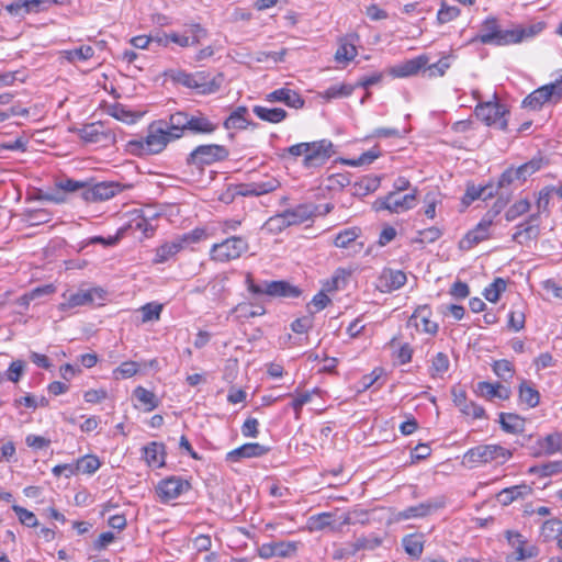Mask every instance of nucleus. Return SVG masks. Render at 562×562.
I'll use <instances>...</instances> for the list:
<instances>
[{"mask_svg": "<svg viewBox=\"0 0 562 562\" xmlns=\"http://www.w3.org/2000/svg\"><path fill=\"white\" fill-rule=\"evenodd\" d=\"M100 460L97 457L85 456L77 461L76 469L77 472L80 471L82 473L92 474L100 468Z\"/></svg>", "mask_w": 562, "mask_h": 562, "instance_id": "obj_49", "label": "nucleus"}, {"mask_svg": "<svg viewBox=\"0 0 562 562\" xmlns=\"http://www.w3.org/2000/svg\"><path fill=\"white\" fill-rule=\"evenodd\" d=\"M134 396L145 406V411L147 412L157 408L159 405V400L155 393L143 386H137L134 390Z\"/></svg>", "mask_w": 562, "mask_h": 562, "instance_id": "obj_40", "label": "nucleus"}, {"mask_svg": "<svg viewBox=\"0 0 562 562\" xmlns=\"http://www.w3.org/2000/svg\"><path fill=\"white\" fill-rule=\"evenodd\" d=\"M532 487L528 484H519L502 490L497 494V501L504 505H510L517 499H524L531 495Z\"/></svg>", "mask_w": 562, "mask_h": 562, "instance_id": "obj_25", "label": "nucleus"}, {"mask_svg": "<svg viewBox=\"0 0 562 562\" xmlns=\"http://www.w3.org/2000/svg\"><path fill=\"white\" fill-rule=\"evenodd\" d=\"M513 453L510 450L499 445H480L469 449L464 453V460L468 463H488L497 462L504 463L512 458Z\"/></svg>", "mask_w": 562, "mask_h": 562, "instance_id": "obj_7", "label": "nucleus"}, {"mask_svg": "<svg viewBox=\"0 0 562 562\" xmlns=\"http://www.w3.org/2000/svg\"><path fill=\"white\" fill-rule=\"evenodd\" d=\"M450 67L449 58L443 57L439 59L437 63H434L424 68V76L427 78L441 77L446 74L447 69Z\"/></svg>", "mask_w": 562, "mask_h": 562, "instance_id": "obj_51", "label": "nucleus"}, {"mask_svg": "<svg viewBox=\"0 0 562 562\" xmlns=\"http://www.w3.org/2000/svg\"><path fill=\"white\" fill-rule=\"evenodd\" d=\"M425 210L424 213L428 218H434L436 216V206L440 203V198L438 192H428L424 198Z\"/></svg>", "mask_w": 562, "mask_h": 562, "instance_id": "obj_62", "label": "nucleus"}, {"mask_svg": "<svg viewBox=\"0 0 562 562\" xmlns=\"http://www.w3.org/2000/svg\"><path fill=\"white\" fill-rule=\"evenodd\" d=\"M475 393L487 400L498 397L501 400H508L510 396V390L501 383L479 382L476 384Z\"/></svg>", "mask_w": 562, "mask_h": 562, "instance_id": "obj_26", "label": "nucleus"}, {"mask_svg": "<svg viewBox=\"0 0 562 562\" xmlns=\"http://www.w3.org/2000/svg\"><path fill=\"white\" fill-rule=\"evenodd\" d=\"M520 36V31L503 30L495 18H488L483 22L481 32L475 40L482 44L505 46L519 43Z\"/></svg>", "mask_w": 562, "mask_h": 562, "instance_id": "obj_2", "label": "nucleus"}, {"mask_svg": "<svg viewBox=\"0 0 562 562\" xmlns=\"http://www.w3.org/2000/svg\"><path fill=\"white\" fill-rule=\"evenodd\" d=\"M474 113L486 125L495 126L501 131H507L508 122L506 114H508V110L505 104L498 101L482 102L476 105Z\"/></svg>", "mask_w": 562, "mask_h": 562, "instance_id": "obj_8", "label": "nucleus"}, {"mask_svg": "<svg viewBox=\"0 0 562 562\" xmlns=\"http://www.w3.org/2000/svg\"><path fill=\"white\" fill-rule=\"evenodd\" d=\"M12 509L18 515L19 520H20L21 524H23V525H25L27 527H35V526H37L36 516L32 512H30L26 508L21 507L19 505H13Z\"/></svg>", "mask_w": 562, "mask_h": 562, "instance_id": "obj_61", "label": "nucleus"}, {"mask_svg": "<svg viewBox=\"0 0 562 562\" xmlns=\"http://www.w3.org/2000/svg\"><path fill=\"white\" fill-rule=\"evenodd\" d=\"M171 127L177 131L179 137L187 132L192 134H211L216 130V124L212 123L203 114L191 115L186 112H176L171 114Z\"/></svg>", "mask_w": 562, "mask_h": 562, "instance_id": "obj_3", "label": "nucleus"}, {"mask_svg": "<svg viewBox=\"0 0 562 562\" xmlns=\"http://www.w3.org/2000/svg\"><path fill=\"white\" fill-rule=\"evenodd\" d=\"M248 250V239L233 235L221 243L214 244L210 249V258L212 261L225 263L239 259Z\"/></svg>", "mask_w": 562, "mask_h": 562, "instance_id": "obj_4", "label": "nucleus"}, {"mask_svg": "<svg viewBox=\"0 0 562 562\" xmlns=\"http://www.w3.org/2000/svg\"><path fill=\"white\" fill-rule=\"evenodd\" d=\"M544 537H558L562 533V520L549 519L542 526Z\"/></svg>", "mask_w": 562, "mask_h": 562, "instance_id": "obj_64", "label": "nucleus"}, {"mask_svg": "<svg viewBox=\"0 0 562 562\" xmlns=\"http://www.w3.org/2000/svg\"><path fill=\"white\" fill-rule=\"evenodd\" d=\"M550 92L547 91V87L542 86L530 94H528L524 101L522 105L526 108H530L532 110L540 109L546 102H550Z\"/></svg>", "mask_w": 562, "mask_h": 562, "instance_id": "obj_31", "label": "nucleus"}, {"mask_svg": "<svg viewBox=\"0 0 562 562\" xmlns=\"http://www.w3.org/2000/svg\"><path fill=\"white\" fill-rule=\"evenodd\" d=\"M41 7V0H16L7 5V11L12 15H22L32 11L37 12Z\"/></svg>", "mask_w": 562, "mask_h": 562, "instance_id": "obj_34", "label": "nucleus"}, {"mask_svg": "<svg viewBox=\"0 0 562 562\" xmlns=\"http://www.w3.org/2000/svg\"><path fill=\"white\" fill-rule=\"evenodd\" d=\"M270 102H282L285 105L294 109L304 106V99L294 90L288 88L277 89L267 95Z\"/></svg>", "mask_w": 562, "mask_h": 562, "instance_id": "obj_23", "label": "nucleus"}, {"mask_svg": "<svg viewBox=\"0 0 562 562\" xmlns=\"http://www.w3.org/2000/svg\"><path fill=\"white\" fill-rule=\"evenodd\" d=\"M190 487V483L182 477L170 476L159 482L157 485V493L162 501H170L179 497Z\"/></svg>", "mask_w": 562, "mask_h": 562, "instance_id": "obj_13", "label": "nucleus"}, {"mask_svg": "<svg viewBox=\"0 0 562 562\" xmlns=\"http://www.w3.org/2000/svg\"><path fill=\"white\" fill-rule=\"evenodd\" d=\"M328 188L330 190L342 189L351 184V175L348 172L334 173L327 178Z\"/></svg>", "mask_w": 562, "mask_h": 562, "instance_id": "obj_60", "label": "nucleus"}, {"mask_svg": "<svg viewBox=\"0 0 562 562\" xmlns=\"http://www.w3.org/2000/svg\"><path fill=\"white\" fill-rule=\"evenodd\" d=\"M542 166V159H531L530 161L515 168L517 175L520 178V183L525 182L528 177L533 175L536 171L540 170Z\"/></svg>", "mask_w": 562, "mask_h": 562, "instance_id": "obj_50", "label": "nucleus"}, {"mask_svg": "<svg viewBox=\"0 0 562 562\" xmlns=\"http://www.w3.org/2000/svg\"><path fill=\"white\" fill-rule=\"evenodd\" d=\"M247 108L238 106L235 111L231 113V115L225 120L224 126L227 130L232 128H245L248 124L247 119Z\"/></svg>", "mask_w": 562, "mask_h": 562, "instance_id": "obj_41", "label": "nucleus"}, {"mask_svg": "<svg viewBox=\"0 0 562 562\" xmlns=\"http://www.w3.org/2000/svg\"><path fill=\"white\" fill-rule=\"evenodd\" d=\"M317 206L312 204H301L294 209L284 211V217L290 225L302 224L316 215Z\"/></svg>", "mask_w": 562, "mask_h": 562, "instance_id": "obj_27", "label": "nucleus"}, {"mask_svg": "<svg viewBox=\"0 0 562 562\" xmlns=\"http://www.w3.org/2000/svg\"><path fill=\"white\" fill-rule=\"evenodd\" d=\"M447 504V498L443 495L429 498L423 503L409 506L397 513V520H407L412 518H425L439 509L443 508Z\"/></svg>", "mask_w": 562, "mask_h": 562, "instance_id": "obj_10", "label": "nucleus"}, {"mask_svg": "<svg viewBox=\"0 0 562 562\" xmlns=\"http://www.w3.org/2000/svg\"><path fill=\"white\" fill-rule=\"evenodd\" d=\"M530 473L539 474L540 476H550L555 473L562 472V462H549L539 467H532L529 470Z\"/></svg>", "mask_w": 562, "mask_h": 562, "instance_id": "obj_55", "label": "nucleus"}, {"mask_svg": "<svg viewBox=\"0 0 562 562\" xmlns=\"http://www.w3.org/2000/svg\"><path fill=\"white\" fill-rule=\"evenodd\" d=\"M246 283L249 292L254 294H267L269 296L299 297L302 290L288 281H265L262 284L254 282L250 273L246 277Z\"/></svg>", "mask_w": 562, "mask_h": 562, "instance_id": "obj_5", "label": "nucleus"}, {"mask_svg": "<svg viewBox=\"0 0 562 562\" xmlns=\"http://www.w3.org/2000/svg\"><path fill=\"white\" fill-rule=\"evenodd\" d=\"M252 111L260 120L270 123H280L286 117V111L281 108L269 109L256 105Z\"/></svg>", "mask_w": 562, "mask_h": 562, "instance_id": "obj_32", "label": "nucleus"}, {"mask_svg": "<svg viewBox=\"0 0 562 562\" xmlns=\"http://www.w3.org/2000/svg\"><path fill=\"white\" fill-rule=\"evenodd\" d=\"M361 234L359 227H349L340 231L334 238V245L338 248H348Z\"/></svg>", "mask_w": 562, "mask_h": 562, "instance_id": "obj_36", "label": "nucleus"}, {"mask_svg": "<svg viewBox=\"0 0 562 562\" xmlns=\"http://www.w3.org/2000/svg\"><path fill=\"white\" fill-rule=\"evenodd\" d=\"M334 145L329 139H321L308 143L307 155L303 159L306 168L319 167L334 155Z\"/></svg>", "mask_w": 562, "mask_h": 562, "instance_id": "obj_11", "label": "nucleus"}, {"mask_svg": "<svg viewBox=\"0 0 562 562\" xmlns=\"http://www.w3.org/2000/svg\"><path fill=\"white\" fill-rule=\"evenodd\" d=\"M127 188H131V186L121 184L114 181L100 182L92 187L86 188L81 192V196L86 201H105L113 198L116 193H120Z\"/></svg>", "mask_w": 562, "mask_h": 562, "instance_id": "obj_12", "label": "nucleus"}, {"mask_svg": "<svg viewBox=\"0 0 562 562\" xmlns=\"http://www.w3.org/2000/svg\"><path fill=\"white\" fill-rule=\"evenodd\" d=\"M182 248V243L179 241V239L171 243H166L157 248L154 261L157 263L165 262L178 254Z\"/></svg>", "mask_w": 562, "mask_h": 562, "instance_id": "obj_38", "label": "nucleus"}, {"mask_svg": "<svg viewBox=\"0 0 562 562\" xmlns=\"http://www.w3.org/2000/svg\"><path fill=\"white\" fill-rule=\"evenodd\" d=\"M428 64V57L420 55L416 58L406 60L405 63L394 66L390 69V74L396 78L409 77L418 74Z\"/></svg>", "mask_w": 562, "mask_h": 562, "instance_id": "obj_20", "label": "nucleus"}, {"mask_svg": "<svg viewBox=\"0 0 562 562\" xmlns=\"http://www.w3.org/2000/svg\"><path fill=\"white\" fill-rule=\"evenodd\" d=\"M417 189L412 192L401 195L396 191L389 192L385 196L379 198L373 203L376 211L386 210L391 213H401L412 210L416 205Z\"/></svg>", "mask_w": 562, "mask_h": 562, "instance_id": "obj_9", "label": "nucleus"}, {"mask_svg": "<svg viewBox=\"0 0 562 562\" xmlns=\"http://www.w3.org/2000/svg\"><path fill=\"white\" fill-rule=\"evenodd\" d=\"M492 368L493 372L505 382L509 381L515 373L514 366L506 359L494 361Z\"/></svg>", "mask_w": 562, "mask_h": 562, "instance_id": "obj_47", "label": "nucleus"}, {"mask_svg": "<svg viewBox=\"0 0 562 562\" xmlns=\"http://www.w3.org/2000/svg\"><path fill=\"white\" fill-rule=\"evenodd\" d=\"M196 78V91L202 94H209L216 92L222 83L224 82V75L218 72L215 76H211L206 71L195 72Z\"/></svg>", "mask_w": 562, "mask_h": 562, "instance_id": "obj_22", "label": "nucleus"}, {"mask_svg": "<svg viewBox=\"0 0 562 562\" xmlns=\"http://www.w3.org/2000/svg\"><path fill=\"white\" fill-rule=\"evenodd\" d=\"M507 540L514 549L516 561H525L539 554L538 548L533 544H527V541L518 532L507 531Z\"/></svg>", "mask_w": 562, "mask_h": 562, "instance_id": "obj_15", "label": "nucleus"}, {"mask_svg": "<svg viewBox=\"0 0 562 562\" xmlns=\"http://www.w3.org/2000/svg\"><path fill=\"white\" fill-rule=\"evenodd\" d=\"M519 400L528 407L533 408L540 402V394L535 387L524 381L519 385Z\"/></svg>", "mask_w": 562, "mask_h": 562, "instance_id": "obj_37", "label": "nucleus"}, {"mask_svg": "<svg viewBox=\"0 0 562 562\" xmlns=\"http://www.w3.org/2000/svg\"><path fill=\"white\" fill-rule=\"evenodd\" d=\"M516 181L520 183V178L517 175L515 168H508L501 175L497 181V189L499 192H510L508 188Z\"/></svg>", "mask_w": 562, "mask_h": 562, "instance_id": "obj_48", "label": "nucleus"}, {"mask_svg": "<svg viewBox=\"0 0 562 562\" xmlns=\"http://www.w3.org/2000/svg\"><path fill=\"white\" fill-rule=\"evenodd\" d=\"M560 441L561 438L558 434H550L542 438L539 442L546 454H553L560 450Z\"/></svg>", "mask_w": 562, "mask_h": 562, "instance_id": "obj_56", "label": "nucleus"}, {"mask_svg": "<svg viewBox=\"0 0 562 562\" xmlns=\"http://www.w3.org/2000/svg\"><path fill=\"white\" fill-rule=\"evenodd\" d=\"M22 216L30 226H38L52 220V213L45 209H26Z\"/></svg>", "mask_w": 562, "mask_h": 562, "instance_id": "obj_33", "label": "nucleus"}, {"mask_svg": "<svg viewBox=\"0 0 562 562\" xmlns=\"http://www.w3.org/2000/svg\"><path fill=\"white\" fill-rule=\"evenodd\" d=\"M229 155L228 149L218 144H206L195 147L187 157V165L202 169L218 161L225 160Z\"/></svg>", "mask_w": 562, "mask_h": 562, "instance_id": "obj_6", "label": "nucleus"}, {"mask_svg": "<svg viewBox=\"0 0 562 562\" xmlns=\"http://www.w3.org/2000/svg\"><path fill=\"white\" fill-rule=\"evenodd\" d=\"M353 90L355 86L342 83L339 86L329 87L323 93H321V97L326 100L345 98L349 97L353 92Z\"/></svg>", "mask_w": 562, "mask_h": 562, "instance_id": "obj_45", "label": "nucleus"}, {"mask_svg": "<svg viewBox=\"0 0 562 562\" xmlns=\"http://www.w3.org/2000/svg\"><path fill=\"white\" fill-rule=\"evenodd\" d=\"M357 55V49L353 44L341 43L335 54V59L339 63L341 61H350Z\"/></svg>", "mask_w": 562, "mask_h": 562, "instance_id": "obj_59", "label": "nucleus"}, {"mask_svg": "<svg viewBox=\"0 0 562 562\" xmlns=\"http://www.w3.org/2000/svg\"><path fill=\"white\" fill-rule=\"evenodd\" d=\"M492 223L491 220L483 217L481 222L460 240L459 247L462 250H470L481 241L486 240L490 237L488 229Z\"/></svg>", "mask_w": 562, "mask_h": 562, "instance_id": "obj_16", "label": "nucleus"}, {"mask_svg": "<svg viewBox=\"0 0 562 562\" xmlns=\"http://www.w3.org/2000/svg\"><path fill=\"white\" fill-rule=\"evenodd\" d=\"M299 542L295 541H276L274 550L276 557L280 558H291L294 557L297 552Z\"/></svg>", "mask_w": 562, "mask_h": 562, "instance_id": "obj_52", "label": "nucleus"}, {"mask_svg": "<svg viewBox=\"0 0 562 562\" xmlns=\"http://www.w3.org/2000/svg\"><path fill=\"white\" fill-rule=\"evenodd\" d=\"M507 283L503 278H496L487 288H485L483 295L492 303L499 300L501 294L506 290Z\"/></svg>", "mask_w": 562, "mask_h": 562, "instance_id": "obj_43", "label": "nucleus"}, {"mask_svg": "<svg viewBox=\"0 0 562 562\" xmlns=\"http://www.w3.org/2000/svg\"><path fill=\"white\" fill-rule=\"evenodd\" d=\"M76 132L86 143H98L103 135L100 131V126L95 123L86 124L81 128H77Z\"/></svg>", "mask_w": 562, "mask_h": 562, "instance_id": "obj_42", "label": "nucleus"}, {"mask_svg": "<svg viewBox=\"0 0 562 562\" xmlns=\"http://www.w3.org/2000/svg\"><path fill=\"white\" fill-rule=\"evenodd\" d=\"M539 211L531 214L525 223L517 225L513 235V240L522 245L525 241L535 239L539 236Z\"/></svg>", "mask_w": 562, "mask_h": 562, "instance_id": "obj_19", "label": "nucleus"}, {"mask_svg": "<svg viewBox=\"0 0 562 562\" xmlns=\"http://www.w3.org/2000/svg\"><path fill=\"white\" fill-rule=\"evenodd\" d=\"M530 209V202L529 200L527 199H521L517 202H515L507 211H506V214H505V217L507 221H514L516 220L518 216L527 213Z\"/></svg>", "mask_w": 562, "mask_h": 562, "instance_id": "obj_54", "label": "nucleus"}, {"mask_svg": "<svg viewBox=\"0 0 562 562\" xmlns=\"http://www.w3.org/2000/svg\"><path fill=\"white\" fill-rule=\"evenodd\" d=\"M426 539L423 532H414L403 537L404 551L413 559H419L424 551Z\"/></svg>", "mask_w": 562, "mask_h": 562, "instance_id": "obj_28", "label": "nucleus"}, {"mask_svg": "<svg viewBox=\"0 0 562 562\" xmlns=\"http://www.w3.org/2000/svg\"><path fill=\"white\" fill-rule=\"evenodd\" d=\"M162 310V305L156 303H147L142 308V321L149 322L153 319H159L160 313Z\"/></svg>", "mask_w": 562, "mask_h": 562, "instance_id": "obj_63", "label": "nucleus"}, {"mask_svg": "<svg viewBox=\"0 0 562 562\" xmlns=\"http://www.w3.org/2000/svg\"><path fill=\"white\" fill-rule=\"evenodd\" d=\"M460 14V9L457 7L448 5L446 2L441 3V8L437 13V22L439 24H446L453 21Z\"/></svg>", "mask_w": 562, "mask_h": 562, "instance_id": "obj_53", "label": "nucleus"}, {"mask_svg": "<svg viewBox=\"0 0 562 562\" xmlns=\"http://www.w3.org/2000/svg\"><path fill=\"white\" fill-rule=\"evenodd\" d=\"M407 277L402 270L385 268L378 278L376 288L382 293H391L406 283Z\"/></svg>", "mask_w": 562, "mask_h": 562, "instance_id": "obj_14", "label": "nucleus"}, {"mask_svg": "<svg viewBox=\"0 0 562 562\" xmlns=\"http://www.w3.org/2000/svg\"><path fill=\"white\" fill-rule=\"evenodd\" d=\"M499 423L502 428L510 434H518L524 431L525 419L513 413H501Z\"/></svg>", "mask_w": 562, "mask_h": 562, "instance_id": "obj_30", "label": "nucleus"}, {"mask_svg": "<svg viewBox=\"0 0 562 562\" xmlns=\"http://www.w3.org/2000/svg\"><path fill=\"white\" fill-rule=\"evenodd\" d=\"M108 113L114 119L131 124L135 122V115L121 103H114L108 106Z\"/></svg>", "mask_w": 562, "mask_h": 562, "instance_id": "obj_44", "label": "nucleus"}, {"mask_svg": "<svg viewBox=\"0 0 562 562\" xmlns=\"http://www.w3.org/2000/svg\"><path fill=\"white\" fill-rule=\"evenodd\" d=\"M179 138L177 131L171 127L170 115L168 120H158L149 124L143 148L149 154H159L170 142Z\"/></svg>", "mask_w": 562, "mask_h": 562, "instance_id": "obj_1", "label": "nucleus"}, {"mask_svg": "<svg viewBox=\"0 0 562 562\" xmlns=\"http://www.w3.org/2000/svg\"><path fill=\"white\" fill-rule=\"evenodd\" d=\"M143 454L146 463L151 468L165 465L166 447L161 442L151 441L143 447Z\"/></svg>", "mask_w": 562, "mask_h": 562, "instance_id": "obj_24", "label": "nucleus"}, {"mask_svg": "<svg viewBox=\"0 0 562 562\" xmlns=\"http://www.w3.org/2000/svg\"><path fill=\"white\" fill-rule=\"evenodd\" d=\"M95 295H99L98 289L79 290L76 293H70L68 296L64 294L65 301L59 304V310L67 311L90 304L94 301Z\"/></svg>", "mask_w": 562, "mask_h": 562, "instance_id": "obj_21", "label": "nucleus"}, {"mask_svg": "<svg viewBox=\"0 0 562 562\" xmlns=\"http://www.w3.org/2000/svg\"><path fill=\"white\" fill-rule=\"evenodd\" d=\"M93 54L94 49L89 45H82L78 48L64 52L65 58L70 63H75L77 60H88L93 56Z\"/></svg>", "mask_w": 562, "mask_h": 562, "instance_id": "obj_46", "label": "nucleus"}, {"mask_svg": "<svg viewBox=\"0 0 562 562\" xmlns=\"http://www.w3.org/2000/svg\"><path fill=\"white\" fill-rule=\"evenodd\" d=\"M270 448L258 442H247L229 451L226 456L227 461L239 462L243 459L260 458L267 454Z\"/></svg>", "mask_w": 562, "mask_h": 562, "instance_id": "obj_17", "label": "nucleus"}, {"mask_svg": "<svg viewBox=\"0 0 562 562\" xmlns=\"http://www.w3.org/2000/svg\"><path fill=\"white\" fill-rule=\"evenodd\" d=\"M382 541L381 537L370 533L368 536L357 537L351 543L357 553L359 551H372L380 547Z\"/></svg>", "mask_w": 562, "mask_h": 562, "instance_id": "obj_35", "label": "nucleus"}, {"mask_svg": "<svg viewBox=\"0 0 562 562\" xmlns=\"http://www.w3.org/2000/svg\"><path fill=\"white\" fill-rule=\"evenodd\" d=\"M450 361L445 352L436 353L431 359L429 374L431 378L442 376L449 370Z\"/></svg>", "mask_w": 562, "mask_h": 562, "instance_id": "obj_39", "label": "nucleus"}, {"mask_svg": "<svg viewBox=\"0 0 562 562\" xmlns=\"http://www.w3.org/2000/svg\"><path fill=\"white\" fill-rule=\"evenodd\" d=\"M291 226L290 223H288V218L284 217V212L277 214L274 216H271L266 223L265 227L272 233H279L283 231L284 228Z\"/></svg>", "mask_w": 562, "mask_h": 562, "instance_id": "obj_57", "label": "nucleus"}, {"mask_svg": "<svg viewBox=\"0 0 562 562\" xmlns=\"http://www.w3.org/2000/svg\"><path fill=\"white\" fill-rule=\"evenodd\" d=\"M381 178L378 176H364L352 186V194L356 196H366L378 190Z\"/></svg>", "mask_w": 562, "mask_h": 562, "instance_id": "obj_29", "label": "nucleus"}, {"mask_svg": "<svg viewBox=\"0 0 562 562\" xmlns=\"http://www.w3.org/2000/svg\"><path fill=\"white\" fill-rule=\"evenodd\" d=\"M431 311L428 306H418L409 317L407 325L414 326L417 329L422 326V330L424 333L436 335L438 331V324L429 319Z\"/></svg>", "mask_w": 562, "mask_h": 562, "instance_id": "obj_18", "label": "nucleus"}, {"mask_svg": "<svg viewBox=\"0 0 562 562\" xmlns=\"http://www.w3.org/2000/svg\"><path fill=\"white\" fill-rule=\"evenodd\" d=\"M510 193L512 192H497V201L494 203L493 207L485 214L484 217H486V220H491V223H493L494 217H496L508 203Z\"/></svg>", "mask_w": 562, "mask_h": 562, "instance_id": "obj_58", "label": "nucleus"}]
</instances>
